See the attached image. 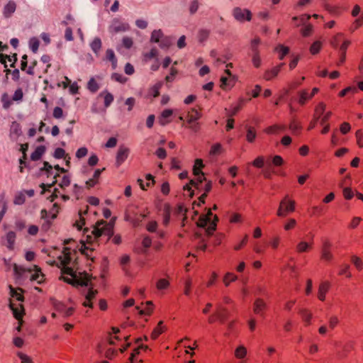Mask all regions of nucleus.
<instances>
[{"label":"nucleus","instance_id":"obj_43","mask_svg":"<svg viewBox=\"0 0 363 363\" xmlns=\"http://www.w3.org/2000/svg\"><path fill=\"white\" fill-rule=\"evenodd\" d=\"M237 276L233 274V273H227L224 278H223V282L226 286H228L231 281H234L237 279Z\"/></svg>","mask_w":363,"mask_h":363},{"label":"nucleus","instance_id":"obj_27","mask_svg":"<svg viewBox=\"0 0 363 363\" xmlns=\"http://www.w3.org/2000/svg\"><path fill=\"white\" fill-rule=\"evenodd\" d=\"M162 324H163V321L160 320L157 327L154 328L153 331L151 333V338L152 340H156L160 335H161L164 330V327L162 326Z\"/></svg>","mask_w":363,"mask_h":363},{"label":"nucleus","instance_id":"obj_58","mask_svg":"<svg viewBox=\"0 0 363 363\" xmlns=\"http://www.w3.org/2000/svg\"><path fill=\"white\" fill-rule=\"evenodd\" d=\"M125 218L126 220L131 222L135 227L140 225L142 222V219H139L137 217L132 218L129 214H126Z\"/></svg>","mask_w":363,"mask_h":363},{"label":"nucleus","instance_id":"obj_37","mask_svg":"<svg viewBox=\"0 0 363 363\" xmlns=\"http://www.w3.org/2000/svg\"><path fill=\"white\" fill-rule=\"evenodd\" d=\"M275 50L279 53V58L280 60H283L284 57L289 52V48L281 45L277 47Z\"/></svg>","mask_w":363,"mask_h":363},{"label":"nucleus","instance_id":"obj_63","mask_svg":"<svg viewBox=\"0 0 363 363\" xmlns=\"http://www.w3.org/2000/svg\"><path fill=\"white\" fill-rule=\"evenodd\" d=\"M23 96V91L21 88L16 89L13 95L12 99L15 101L22 100Z\"/></svg>","mask_w":363,"mask_h":363},{"label":"nucleus","instance_id":"obj_20","mask_svg":"<svg viewBox=\"0 0 363 363\" xmlns=\"http://www.w3.org/2000/svg\"><path fill=\"white\" fill-rule=\"evenodd\" d=\"M298 102L301 106L305 105L308 100H310L311 97L307 89H303L298 92Z\"/></svg>","mask_w":363,"mask_h":363},{"label":"nucleus","instance_id":"obj_32","mask_svg":"<svg viewBox=\"0 0 363 363\" xmlns=\"http://www.w3.org/2000/svg\"><path fill=\"white\" fill-rule=\"evenodd\" d=\"M106 57L108 60L111 62L113 67L116 68L117 65V60L113 50L111 49H108L106 52Z\"/></svg>","mask_w":363,"mask_h":363},{"label":"nucleus","instance_id":"obj_25","mask_svg":"<svg viewBox=\"0 0 363 363\" xmlns=\"http://www.w3.org/2000/svg\"><path fill=\"white\" fill-rule=\"evenodd\" d=\"M101 40L99 38H95L93 41L91 43L90 46L92 50V51L96 54L98 55L101 48Z\"/></svg>","mask_w":363,"mask_h":363},{"label":"nucleus","instance_id":"obj_10","mask_svg":"<svg viewBox=\"0 0 363 363\" xmlns=\"http://www.w3.org/2000/svg\"><path fill=\"white\" fill-rule=\"evenodd\" d=\"M129 149L125 146H120L116 155V165L120 166L128 157Z\"/></svg>","mask_w":363,"mask_h":363},{"label":"nucleus","instance_id":"obj_50","mask_svg":"<svg viewBox=\"0 0 363 363\" xmlns=\"http://www.w3.org/2000/svg\"><path fill=\"white\" fill-rule=\"evenodd\" d=\"M199 2L198 0H193L189 5V13L191 15L194 14L199 9Z\"/></svg>","mask_w":363,"mask_h":363},{"label":"nucleus","instance_id":"obj_38","mask_svg":"<svg viewBox=\"0 0 363 363\" xmlns=\"http://www.w3.org/2000/svg\"><path fill=\"white\" fill-rule=\"evenodd\" d=\"M302 319L306 324L309 325L311 323V319L312 318V314L306 309H301L299 311Z\"/></svg>","mask_w":363,"mask_h":363},{"label":"nucleus","instance_id":"obj_54","mask_svg":"<svg viewBox=\"0 0 363 363\" xmlns=\"http://www.w3.org/2000/svg\"><path fill=\"white\" fill-rule=\"evenodd\" d=\"M157 56V50L156 48H152L149 52L144 55L145 60L147 61Z\"/></svg>","mask_w":363,"mask_h":363},{"label":"nucleus","instance_id":"obj_3","mask_svg":"<svg viewBox=\"0 0 363 363\" xmlns=\"http://www.w3.org/2000/svg\"><path fill=\"white\" fill-rule=\"evenodd\" d=\"M80 277L76 276L74 278H68L62 277V279L64 281L67 282L69 284H71L74 286H89V281L91 277L86 273L84 272L83 274L79 273Z\"/></svg>","mask_w":363,"mask_h":363},{"label":"nucleus","instance_id":"obj_52","mask_svg":"<svg viewBox=\"0 0 363 363\" xmlns=\"http://www.w3.org/2000/svg\"><path fill=\"white\" fill-rule=\"evenodd\" d=\"M342 33H337L336 35H335L330 40V45L333 48H337L338 45L340 44L341 40H342Z\"/></svg>","mask_w":363,"mask_h":363},{"label":"nucleus","instance_id":"obj_35","mask_svg":"<svg viewBox=\"0 0 363 363\" xmlns=\"http://www.w3.org/2000/svg\"><path fill=\"white\" fill-rule=\"evenodd\" d=\"M89 207L86 206V208L84 211H79V214L80 216V219L79 221H77L74 225L77 228L78 230H81L82 226L85 224V219L82 216L83 214L85 215L88 213Z\"/></svg>","mask_w":363,"mask_h":363},{"label":"nucleus","instance_id":"obj_64","mask_svg":"<svg viewBox=\"0 0 363 363\" xmlns=\"http://www.w3.org/2000/svg\"><path fill=\"white\" fill-rule=\"evenodd\" d=\"M88 153V150L86 147H80L77 150L76 152V157L79 159L85 157Z\"/></svg>","mask_w":363,"mask_h":363},{"label":"nucleus","instance_id":"obj_49","mask_svg":"<svg viewBox=\"0 0 363 363\" xmlns=\"http://www.w3.org/2000/svg\"><path fill=\"white\" fill-rule=\"evenodd\" d=\"M17 356L20 358L21 363H33L32 359L29 356L21 352H18Z\"/></svg>","mask_w":363,"mask_h":363},{"label":"nucleus","instance_id":"obj_22","mask_svg":"<svg viewBox=\"0 0 363 363\" xmlns=\"http://www.w3.org/2000/svg\"><path fill=\"white\" fill-rule=\"evenodd\" d=\"M247 134L246 139L249 143H253L256 138L257 133L255 128L252 126L246 125Z\"/></svg>","mask_w":363,"mask_h":363},{"label":"nucleus","instance_id":"obj_59","mask_svg":"<svg viewBox=\"0 0 363 363\" xmlns=\"http://www.w3.org/2000/svg\"><path fill=\"white\" fill-rule=\"evenodd\" d=\"M355 136L358 146L359 147H363V132L362 130H357Z\"/></svg>","mask_w":363,"mask_h":363},{"label":"nucleus","instance_id":"obj_55","mask_svg":"<svg viewBox=\"0 0 363 363\" xmlns=\"http://www.w3.org/2000/svg\"><path fill=\"white\" fill-rule=\"evenodd\" d=\"M350 265L347 264H343L341 266V269L339 272L340 275L346 274V276L349 278L352 277L351 273L349 272L350 269Z\"/></svg>","mask_w":363,"mask_h":363},{"label":"nucleus","instance_id":"obj_29","mask_svg":"<svg viewBox=\"0 0 363 363\" xmlns=\"http://www.w3.org/2000/svg\"><path fill=\"white\" fill-rule=\"evenodd\" d=\"M64 259L62 261L63 266H68L72 261L70 249L69 247H64L63 249Z\"/></svg>","mask_w":363,"mask_h":363},{"label":"nucleus","instance_id":"obj_9","mask_svg":"<svg viewBox=\"0 0 363 363\" xmlns=\"http://www.w3.org/2000/svg\"><path fill=\"white\" fill-rule=\"evenodd\" d=\"M267 308V304L262 298L255 299L253 304V312L262 317L264 316V312Z\"/></svg>","mask_w":363,"mask_h":363},{"label":"nucleus","instance_id":"obj_57","mask_svg":"<svg viewBox=\"0 0 363 363\" xmlns=\"http://www.w3.org/2000/svg\"><path fill=\"white\" fill-rule=\"evenodd\" d=\"M252 61L254 65V66L257 68L259 67L261 65V59L259 57V53H252Z\"/></svg>","mask_w":363,"mask_h":363},{"label":"nucleus","instance_id":"obj_51","mask_svg":"<svg viewBox=\"0 0 363 363\" xmlns=\"http://www.w3.org/2000/svg\"><path fill=\"white\" fill-rule=\"evenodd\" d=\"M54 157L56 159H61V158L66 159L67 155H66L65 151L64 149L60 148V147H57L55 150Z\"/></svg>","mask_w":363,"mask_h":363},{"label":"nucleus","instance_id":"obj_8","mask_svg":"<svg viewBox=\"0 0 363 363\" xmlns=\"http://www.w3.org/2000/svg\"><path fill=\"white\" fill-rule=\"evenodd\" d=\"M129 29V26L127 23H122L118 19H114L111 25L109 26V32L111 33H117L119 32H124Z\"/></svg>","mask_w":363,"mask_h":363},{"label":"nucleus","instance_id":"obj_40","mask_svg":"<svg viewBox=\"0 0 363 363\" xmlns=\"http://www.w3.org/2000/svg\"><path fill=\"white\" fill-rule=\"evenodd\" d=\"M289 127L291 132L294 134L301 129V125L294 118L291 120Z\"/></svg>","mask_w":363,"mask_h":363},{"label":"nucleus","instance_id":"obj_6","mask_svg":"<svg viewBox=\"0 0 363 363\" xmlns=\"http://www.w3.org/2000/svg\"><path fill=\"white\" fill-rule=\"evenodd\" d=\"M325 110V104L323 102L319 103L315 108V113L313 115V120L310 122V124L308 127V130H311L313 129L317 122L319 121L320 116L323 114Z\"/></svg>","mask_w":363,"mask_h":363},{"label":"nucleus","instance_id":"obj_53","mask_svg":"<svg viewBox=\"0 0 363 363\" xmlns=\"http://www.w3.org/2000/svg\"><path fill=\"white\" fill-rule=\"evenodd\" d=\"M26 201V196L25 194L22 192L18 193L14 199V203L17 205H21L23 204Z\"/></svg>","mask_w":363,"mask_h":363},{"label":"nucleus","instance_id":"obj_18","mask_svg":"<svg viewBox=\"0 0 363 363\" xmlns=\"http://www.w3.org/2000/svg\"><path fill=\"white\" fill-rule=\"evenodd\" d=\"M217 319L221 323H224L228 318V311L225 308L218 306V311L216 313Z\"/></svg>","mask_w":363,"mask_h":363},{"label":"nucleus","instance_id":"obj_17","mask_svg":"<svg viewBox=\"0 0 363 363\" xmlns=\"http://www.w3.org/2000/svg\"><path fill=\"white\" fill-rule=\"evenodd\" d=\"M16 4L13 1H9L4 8L3 14L4 17L9 18L15 12Z\"/></svg>","mask_w":363,"mask_h":363},{"label":"nucleus","instance_id":"obj_4","mask_svg":"<svg viewBox=\"0 0 363 363\" xmlns=\"http://www.w3.org/2000/svg\"><path fill=\"white\" fill-rule=\"evenodd\" d=\"M234 18L240 22L244 21H250L252 18V13L246 9L235 7L233 11Z\"/></svg>","mask_w":363,"mask_h":363},{"label":"nucleus","instance_id":"obj_41","mask_svg":"<svg viewBox=\"0 0 363 363\" xmlns=\"http://www.w3.org/2000/svg\"><path fill=\"white\" fill-rule=\"evenodd\" d=\"M247 354V350L244 346L238 347L235 352V355L237 358L242 359Z\"/></svg>","mask_w":363,"mask_h":363},{"label":"nucleus","instance_id":"obj_14","mask_svg":"<svg viewBox=\"0 0 363 363\" xmlns=\"http://www.w3.org/2000/svg\"><path fill=\"white\" fill-rule=\"evenodd\" d=\"M10 296L11 298H15L16 301L20 302L24 301V296L23 293L24 291L21 288H13L11 285H9Z\"/></svg>","mask_w":363,"mask_h":363},{"label":"nucleus","instance_id":"obj_2","mask_svg":"<svg viewBox=\"0 0 363 363\" xmlns=\"http://www.w3.org/2000/svg\"><path fill=\"white\" fill-rule=\"evenodd\" d=\"M295 201L290 200L288 196H286L279 203L277 215L279 217H286L289 213H291L295 211Z\"/></svg>","mask_w":363,"mask_h":363},{"label":"nucleus","instance_id":"obj_21","mask_svg":"<svg viewBox=\"0 0 363 363\" xmlns=\"http://www.w3.org/2000/svg\"><path fill=\"white\" fill-rule=\"evenodd\" d=\"M45 152V147L43 145L38 146L35 150L31 154L30 159L33 161L39 160L44 152Z\"/></svg>","mask_w":363,"mask_h":363},{"label":"nucleus","instance_id":"obj_44","mask_svg":"<svg viewBox=\"0 0 363 363\" xmlns=\"http://www.w3.org/2000/svg\"><path fill=\"white\" fill-rule=\"evenodd\" d=\"M354 341H348L343 346L344 356H347V354L352 350L354 349Z\"/></svg>","mask_w":363,"mask_h":363},{"label":"nucleus","instance_id":"obj_61","mask_svg":"<svg viewBox=\"0 0 363 363\" xmlns=\"http://www.w3.org/2000/svg\"><path fill=\"white\" fill-rule=\"evenodd\" d=\"M210 221L208 220V217L202 215L199 217V221L197 222V226L200 228H205Z\"/></svg>","mask_w":363,"mask_h":363},{"label":"nucleus","instance_id":"obj_42","mask_svg":"<svg viewBox=\"0 0 363 363\" xmlns=\"http://www.w3.org/2000/svg\"><path fill=\"white\" fill-rule=\"evenodd\" d=\"M39 45H40V42L36 38H32L30 40L29 45H30L31 50L34 53L37 52L38 48H39Z\"/></svg>","mask_w":363,"mask_h":363},{"label":"nucleus","instance_id":"obj_45","mask_svg":"<svg viewBox=\"0 0 363 363\" xmlns=\"http://www.w3.org/2000/svg\"><path fill=\"white\" fill-rule=\"evenodd\" d=\"M320 48L321 43L320 41H315L311 45L310 48V52L312 55H315L319 52Z\"/></svg>","mask_w":363,"mask_h":363},{"label":"nucleus","instance_id":"obj_1","mask_svg":"<svg viewBox=\"0 0 363 363\" xmlns=\"http://www.w3.org/2000/svg\"><path fill=\"white\" fill-rule=\"evenodd\" d=\"M115 218L112 219L111 222L107 223L103 220L98 221L91 231V235H94V239H97L103 235H107L108 240L113 235V222Z\"/></svg>","mask_w":363,"mask_h":363},{"label":"nucleus","instance_id":"obj_48","mask_svg":"<svg viewBox=\"0 0 363 363\" xmlns=\"http://www.w3.org/2000/svg\"><path fill=\"white\" fill-rule=\"evenodd\" d=\"M60 177V174L58 173L55 174L53 177V181L52 182L51 184H45L44 183H42L40 185V187L43 189V191H42V194H44L45 191V188L46 187H48V188H50L52 186H53L55 184H57V178Z\"/></svg>","mask_w":363,"mask_h":363},{"label":"nucleus","instance_id":"obj_13","mask_svg":"<svg viewBox=\"0 0 363 363\" xmlns=\"http://www.w3.org/2000/svg\"><path fill=\"white\" fill-rule=\"evenodd\" d=\"M284 65V63H280L272 69L267 70L264 74V78L267 81L272 79L277 76Z\"/></svg>","mask_w":363,"mask_h":363},{"label":"nucleus","instance_id":"obj_56","mask_svg":"<svg viewBox=\"0 0 363 363\" xmlns=\"http://www.w3.org/2000/svg\"><path fill=\"white\" fill-rule=\"evenodd\" d=\"M70 183H71L70 177L68 175H64L62 179V181L59 184V186L62 189H64L65 187L69 186L70 185Z\"/></svg>","mask_w":363,"mask_h":363},{"label":"nucleus","instance_id":"obj_5","mask_svg":"<svg viewBox=\"0 0 363 363\" xmlns=\"http://www.w3.org/2000/svg\"><path fill=\"white\" fill-rule=\"evenodd\" d=\"M9 308L13 312V315L14 318L18 321L20 325H22L23 317L25 314V309L22 303H19L18 306H16L11 301L9 303Z\"/></svg>","mask_w":363,"mask_h":363},{"label":"nucleus","instance_id":"obj_47","mask_svg":"<svg viewBox=\"0 0 363 363\" xmlns=\"http://www.w3.org/2000/svg\"><path fill=\"white\" fill-rule=\"evenodd\" d=\"M259 43H260V39L259 38H256L251 41L250 48H251V50H252V53H256V52L259 53V50H258V45Z\"/></svg>","mask_w":363,"mask_h":363},{"label":"nucleus","instance_id":"obj_23","mask_svg":"<svg viewBox=\"0 0 363 363\" xmlns=\"http://www.w3.org/2000/svg\"><path fill=\"white\" fill-rule=\"evenodd\" d=\"M171 215V207L168 203H165L163 208V224L167 225L169 223Z\"/></svg>","mask_w":363,"mask_h":363},{"label":"nucleus","instance_id":"obj_12","mask_svg":"<svg viewBox=\"0 0 363 363\" xmlns=\"http://www.w3.org/2000/svg\"><path fill=\"white\" fill-rule=\"evenodd\" d=\"M202 116L200 111L192 108H191L186 115V122L188 124H191L194 122L197 121Z\"/></svg>","mask_w":363,"mask_h":363},{"label":"nucleus","instance_id":"obj_7","mask_svg":"<svg viewBox=\"0 0 363 363\" xmlns=\"http://www.w3.org/2000/svg\"><path fill=\"white\" fill-rule=\"evenodd\" d=\"M332 243L328 240H324L321 246V256L323 260L330 262L333 259V255L330 251Z\"/></svg>","mask_w":363,"mask_h":363},{"label":"nucleus","instance_id":"obj_11","mask_svg":"<svg viewBox=\"0 0 363 363\" xmlns=\"http://www.w3.org/2000/svg\"><path fill=\"white\" fill-rule=\"evenodd\" d=\"M98 290L94 289L92 287H90L89 289L88 293L85 296L86 301L82 303V305L84 307H89L90 308H92L94 307V305L91 301L96 298Z\"/></svg>","mask_w":363,"mask_h":363},{"label":"nucleus","instance_id":"obj_34","mask_svg":"<svg viewBox=\"0 0 363 363\" xmlns=\"http://www.w3.org/2000/svg\"><path fill=\"white\" fill-rule=\"evenodd\" d=\"M163 37V33L161 30H155L151 35L150 41L154 43H160V39Z\"/></svg>","mask_w":363,"mask_h":363},{"label":"nucleus","instance_id":"obj_26","mask_svg":"<svg viewBox=\"0 0 363 363\" xmlns=\"http://www.w3.org/2000/svg\"><path fill=\"white\" fill-rule=\"evenodd\" d=\"M16 233L13 232V231H9L7 234H6V241H7V247L9 249V250H13V245H14V243H15V240H16Z\"/></svg>","mask_w":363,"mask_h":363},{"label":"nucleus","instance_id":"obj_36","mask_svg":"<svg viewBox=\"0 0 363 363\" xmlns=\"http://www.w3.org/2000/svg\"><path fill=\"white\" fill-rule=\"evenodd\" d=\"M87 88L91 92L95 93L99 90V86L94 78L92 77L88 82Z\"/></svg>","mask_w":363,"mask_h":363},{"label":"nucleus","instance_id":"obj_16","mask_svg":"<svg viewBox=\"0 0 363 363\" xmlns=\"http://www.w3.org/2000/svg\"><path fill=\"white\" fill-rule=\"evenodd\" d=\"M330 284L328 281L322 282L318 289V298L323 301L325 299V295L330 289Z\"/></svg>","mask_w":363,"mask_h":363},{"label":"nucleus","instance_id":"obj_46","mask_svg":"<svg viewBox=\"0 0 363 363\" xmlns=\"http://www.w3.org/2000/svg\"><path fill=\"white\" fill-rule=\"evenodd\" d=\"M169 286V282L165 279H160L157 282V289L159 290H162L167 289Z\"/></svg>","mask_w":363,"mask_h":363},{"label":"nucleus","instance_id":"obj_30","mask_svg":"<svg viewBox=\"0 0 363 363\" xmlns=\"http://www.w3.org/2000/svg\"><path fill=\"white\" fill-rule=\"evenodd\" d=\"M197 178L194 180H190V184L194 186L196 189H199L200 188L201 184L203 183V182L206 181V179L204 177V174L201 173L199 174V176H196Z\"/></svg>","mask_w":363,"mask_h":363},{"label":"nucleus","instance_id":"obj_33","mask_svg":"<svg viewBox=\"0 0 363 363\" xmlns=\"http://www.w3.org/2000/svg\"><path fill=\"white\" fill-rule=\"evenodd\" d=\"M50 301H51L53 307L55 308V309L56 311H57L58 312L62 313L65 310L66 306L63 303H62L55 298H50Z\"/></svg>","mask_w":363,"mask_h":363},{"label":"nucleus","instance_id":"obj_39","mask_svg":"<svg viewBox=\"0 0 363 363\" xmlns=\"http://www.w3.org/2000/svg\"><path fill=\"white\" fill-rule=\"evenodd\" d=\"M209 30L206 29H201L198 33V39L200 43H203L206 40L209 36Z\"/></svg>","mask_w":363,"mask_h":363},{"label":"nucleus","instance_id":"obj_28","mask_svg":"<svg viewBox=\"0 0 363 363\" xmlns=\"http://www.w3.org/2000/svg\"><path fill=\"white\" fill-rule=\"evenodd\" d=\"M102 96L104 98V106L108 108L113 101V96L107 91H104L99 94V96Z\"/></svg>","mask_w":363,"mask_h":363},{"label":"nucleus","instance_id":"obj_24","mask_svg":"<svg viewBox=\"0 0 363 363\" xmlns=\"http://www.w3.org/2000/svg\"><path fill=\"white\" fill-rule=\"evenodd\" d=\"M34 268L35 269L36 272L31 275L30 280L37 281L38 284H41L43 281L44 274L41 273L40 268L38 266L35 265Z\"/></svg>","mask_w":363,"mask_h":363},{"label":"nucleus","instance_id":"obj_60","mask_svg":"<svg viewBox=\"0 0 363 363\" xmlns=\"http://www.w3.org/2000/svg\"><path fill=\"white\" fill-rule=\"evenodd\" d=\"M352 262L356 267L358 270H361L362 267V262L361 259L355 255L352 256L351 258Z\"/></svg>","mask_w":363,"mask_h":363},{"label":"nucleus","instance_id":"obj_31","mask_svg":"<svg viewBox=\"0 0 363 363\" xmlns=\"http://www.w3.org/2000/svg\"><path fill=\"white\" fill-rule=\"evenodd\" d=\"M218 221V218L216 215L213 216V220L210 224V225L206 229V232L208 236H211L213 235V232L216 229L217 222Z\"/></svg>","mask_w":363,"mask_h":363},{"label":"nucleus","instance_id":"obj_15","mask_svg":"<svg viewBox=\"0 0 363 363\" xmlns=\"http://www.w3.org/2000/svg\"><path fill=\"white\" fill-rule=\"evenodd\" d=\"M173 111L172 109H164L160 116L158 118V121L160 124L162 126L166 125L169 123H170V120L169 118L172 116Z\"/></svg>","mask_w":363,"mask_h":363},{"label":"nucleus","instance_id":"obj_62","mask_svg":"<svg viewBox=\"0 0 363 363\" xmlns=\"http://www.w3.org/2000/svg\"><path fill=\"white\" fill-rule=\"evenodd\" d=\"M1 101L3 103V107L6 109L9 108L11 105V102L9 99V96L6 93H4L1 96Z\"/></svg>","mask_w":363,"mask_h":363},{"label":"nucleus","instance_id":"obj_19","mask_svg":"<svg viewBox=\"0 0 363 363\" xmlns=\"http://www.w3.org/2000/svg\"><path fill=\"white\" fill-rule=\"evenodd\" d=\"M312 248V243L306 241L299 242L296 247V250L298 253L307 252Z\"/></svg>","mask_w":363,"mask_h":363}]
</instances>
